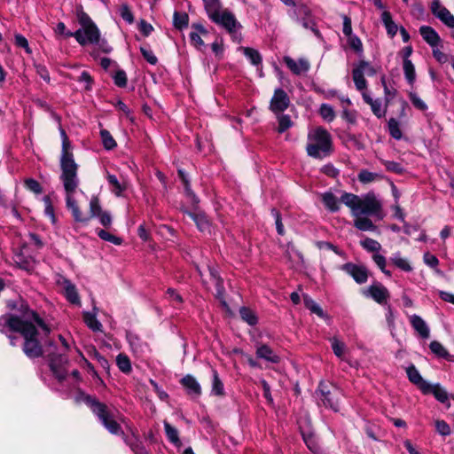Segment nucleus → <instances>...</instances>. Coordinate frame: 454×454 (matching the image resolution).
Here are the masks:
<instances>
[{
  "label": "nucleus",
  "instance_id": "nucleus-52",
  "mask_svg": "<svg viewBox=\"0 0 454 454\" xmlns=\"http://www.w3.org/2000/svg\"><path fill=\"white\" fill-rule=\"evenodd\" d=\"M356 67L363 70V74H364V75L372 76L376 73L374 67L366 61H360Z\"/></svg>",
  "mask_w": 454,
  "mask_h": 454
},
{
  "label": "nucleus",
  "instance_id": "nucleus-7",
  "mask_svg": "<svg viewBox=\"0 0 454 454\" xmlns=\"http://www.w3.org/2000/svg\"><path fill=\"white\" fill-rule=\"evenodd\" d=\"M86 402L110 433L114 434H119L121 433V430L120 425L112 418L110 411L104 403L96 401L90 396L86 398Z\"/></svg>",
  "mask_w": 454,
  "mask_h": 454
},
{
  "label": "nucleus",
  "instance_id": "nucleus-46",
  "mask_svg": "<svg viewBox=\"0 0 454 454\" xmlns=\"http://www.w3.org/2000/svg\"><path fill=\"white\" fill-rule=\"evenodd\" d=\"M377 176H378L375 173L367 170H362L358 174V180L363 184H368L373 182Z\"/></svg>",
  "mask_w": 454,
  "mask_h": 454
},
{
  "label": "nucleus",
  "instance_id": "nucleus-37",
  "mask_svg": "<svg viewBox=\"0 0 454 454\" xmlns=\"http://www.w3.org/2000/svg\"><path fill=\"white\" fill-rule=\"evenodd\" d=\"M116 363L119 369L123 372H129L131 370L130 361L129 357L123 354L117 356Z\"/></svg>",
  "mask_w": 454,
  "mask_h": 454
},
{
  "label": "nucleus",
  "instance_id": "nucleus-10",
  "mask_svg": "<svg viewBox=\"0 0 454 454\" xmlns=\"http://www.w3.org/2000/svg\"><path fill=\"white\" fill-rule=\"evenodd\" d=\"M288 105L287 94L281 89L276 90L270 101V110L275 113L282 112L287 108Z\"/></svg>",
  "mask_w": 454,
  "mask_h": 454
},
{
  "label": "nucleus",
  "instance_id": "nucleus-64",
  "mask_svg": "<svg viewBox=\"0 0 454 454\" xmlns=\"http://www.w3.org/2000/svg\"><path fill=\"white\" fill-rule=\"evenodd\" d=\"M79 82H83L86 83V90H90L92 82V79L88 72L83 71L78 78Z\"/></svg>",
  "mask_w": 454,
  "mask_h": 454
},
{
  "label": "nucleus",
  "instance_id": "nucleus-5",
  "mask_svg": "<svg viewBox=\"0 0 454 454\" xmlns=\"http://www.w3.org/2000/svg\"><path fill=\"white\" fill-rule=\"evenodd\" d=\"M307 153L313 158L321 159L332 151V137L322 127L311 129L308 134Z\"/></svg>",
  "mask_w": 454,
  "mask_h": 454
},
{
  "label": "nucleus",
  "instance_id": "nucleus-49",
  "mask_svg": "<svg viewBox=\"0 0 454 454\" xmlns=\"http://www.w3.org/2000/svg\"><path fill=\"white\" fill-rule=\"evenodd\" d=\"M435 428L437 432L442 435L445 436L450 434V428L444 420H436Z\"/></svg>",
  "mask_w": 454,
  "mask_h": 454
},
{
  "label": "nucleus",
  "instance_id": "nucleus-27",
  "mask_svg": "<svg viewBox=\"0 0 454 454\" xmlns=\"http://www.w3.org/2000/svg\"><path fill=\"white\" fill-rule=\"evenodd\" d=\"M403 68L406 80L412 85L416 80L414 65L410 59H403Z\"/></svg>",
  "mask_w": 454,
  "mask_h": 454
},
{
  "label": "nucleus",
  "instance_id": "nucleus-3",
  "mask_svg": "<svg viewBox=\"0 0 454 454\" xmlns=\"http://www.w3.org/2000/svg\"><path fill=\"white\" fill-rule=\"evenodd\" d=\"M340 202L345 204L354 217V226L363 231H375L377 227L370 217L381 220L384 217L382 204L373 192L362 197L353 193L344 192Z\"/></svg>",
  "mask_w": 454,
  "mask_h": 454
},
{
  "label": "nucleus",
  "instance_id": "nucleus-17",
  "mask_svg": "<svg viewBox=\"0 0 454 454\" xmlns=\"http://www.w3.org/2000/svg\"><path fill=\"white\" fill-rule=\"evenodd\" d=\"M410 323L413 329L423 339L429 338L430 332L427 323L418 315H411L409 317Z\"/></svg>",
  "mask_w": 454,
  "mask_h": 454
},
{
  "label": "nucleus",
  "instance_id": "nucleus-1",
  "mask_svg": "<svg viewBox=\"0 0 454 454\" xmlns=\"http://www.w3.org/2000/svg\"><path fill=\"white\" fill-rule=\"evenodd\" d=\"M60 135L62 138L60 179L63 183L66 192L67 207L72 212V215L76 222L87 223L90 218L96 217L102 213L99 200L97 197L91 198L90 202V216H84L82 214L74 199V193L76 192L79 185V179L77 176L78 166L74 162V156L71 152V144L63 129H60Z\"/></svg>",
  "mask_w": 454,
  "mask_h": 454
},
{
  "label": "nucleus",
  "instance_id": "nucleus-8",
  "mask_svg": "<svg viewBox=\"0 0 454 454\" xmlns=\"http://www.w3.org/2000/svg\"><path fill=\"white\" fill-rule=\"evenodd\" d=\"M317 395L319 401L325 407H329L334 411H339V397L340 396V391L336 387L320 383Z\"/></svg>",
  "mask_w": 454,
  "mask_h": 454
},
{
  "label": "nucleus",
  "instance_id": "nucleus-58",
  "mask_svg": "<svg viewBox=\"0 0 454 454\" xmlns=\"http://www.w3.org/2000/svg\"><path fill=\"white\" fill-rule=\"evenodd\" d=\"M121 18L124 20H126L129 24H131L134 21V18H133L132 12L129 9V7L126 6V5L121 6Z\"/></svg>",
  "mask_w": 454,
  "mask_h": 454
},
{
  "label": "nucleus",
  "instance_id": "nucleus-22",
  "mask_svg": "<svg viewBox=\"0 0 454 454\" xmlns=\"http://www.w3.org/2000/svg\"><path fill=\"white\" fill-rule=\"evenodd\" d=\"M424 394H433L434 397L441 403H445L448 400V394L444 388L440 385H431L429 383V389L422 391Z\"/></svg>",
  "mask_w": 454,
  "mask_h": 454
},
{
  "label": "nucleus",
  "instance_id": "nucleus-41",
  "mask_svg": "<svg viewBox=\"0 0 454 454\" xmlns=\"http://www.w3.org/2000/svg\"><path fill=\"white\" fill-rule=\"evenodd\" d=\"M98 235L103 240L109 241V242H111V243H113L114 245H121V242H122V239L121 238L116 237V236H114V235L109 233L108 231H104V230H100L98 232Z\"/></svg>",
  "mask_w": 454,
  "mask_h": 454
},
{
  "label": "nucleus",
  "instance_id": "nucleus-14",
  "mask_svg": "<svg viewBox=\"0 0 454 454\" xmlns=\"http://www.w3.org/2000/svg\"><path fill=\"white\" fill-rule=\"evenodd\" d=\"M49 356L51 357V368L53 371L56 377L62 380L66 378V372L62 369V365H64L67 359L63 354H53L49 353Z\"/></svg>",
  "mask_w": 454,
  "mask_h": 454
},
{
  "label": "nucleus",
  "instance_id": "nucleus-63",
  "mask_svg": "<svg viewBox=\"0 0 454 454\" xmlns=\"http://www.w3.org/2000/svg\"><path fill=\"white\" fill-rule=\"evenodd\" d=\"M97 217L99 218V221L101 223L102 225H104L105 227H108L111 225V223H112V217L110 215L109 213L107 212H102L99 215H98Z\"/></svg>",
  "mask_w": 454,
  "mask_h": 454
},
{
  "label": "nucleus",
  "instance_id": "nucleus-60",
  "mask_svg": "<svg viewBox=\"0 0 454 454\" xmlns=\"http://www.w3.org/2000/svg\"><path fill=\"white\" fill-rule=\"evenodd\" d=\"M371 108L372 111L375 115L378 117H381L384 114V111L381 108V103L379 100H373V102L371 103Z\"/></svg>",
  "mask_w": 454,
  "mask_h": 454
},
{
  "label": "nucleus",
  "instance_id": "nucleus-42",
  "mask_svg": "<svg viewBox=\"0 0 454 454\" xmlns=\"http://www.w3.org/2000/svg\"><path fill=\"white\" fill-rule=\"evenodd\" d=\"M430 349L433 353L437 355L440 357H446L449 356L446 348L438 341L434 340L430 343Z\"/></svg>",
  "mask_w": 454,
  "mask_h": 454
},
{
  "label": "nucleus",
  "instance_id": "nucleus-11",
  "mask_svg": "<svg viewBox=\"0 0 454 454\" xmlns=\"http://www.w3.org/2000/svg\"><path fill=\"white\" fill-rule=\"evenodd\" d=\"M58 285L61 287L66 298L73 304H80V297L74 284L64 278L58 280Z\"/></svg>",
  "mask_w": 454,
  "mask_h": 454
},
{
  "label": "nucleus",
  "instance_id": "nucleus-23",
  "mask_svg": "<svg viewBox=\"0 0 454 454\" xmlns=\"http://www.w3.org/2000/svg\"><path fill=\"white\" fill-rule=\"evenodd\" d=\"M390 262L395 267L399 268L400 270H402L403 271L410 272L412 270V267L410 264V262H408V260L402 257L399 253L394 254L390 258Z\"/></svg>",
  "mask_w": 454,
  "mask_h": 454
},
{
  "label": "nucleus",
  "instance_id": "nucleus-12",
  "mask_svg": "<svg viewBox=\"0 0 454 454\" xmlns=\"http://www.w3.org/2000/svg\"><path fill=\"white\" fill-rule=\"evenodd\" d=\"M343 269L355 279L356 283L363 284L367 281L368 272L365 267L353 263H347L343 266Z\"/></svg>",
  "mask_w": 454,
  "mask_h": 454
},
{
  "label": "nucleus",
  "instance_id": "nucleus-32",
  "mask_svg": "<svg viewBox=\"0 0 454 454\" xmlns=\"http://www.w3.org/2000/svg\"><path fill=\"white\" fill-rule=\"evenodd\" d=\"M331 346L333 350V353L336 356L340 358H343V356L346 352L347 347L344 342L340 341L338 338L333 337L330 339Z\"/></svg>",
  "mask_w": 454,
  "mask_h": 454
},
{
  "label": "nucleus",
  "instance_id": "nucleus-54",
  "mask_svg": "<svg viewBox=\"0 0 454 454\" xmlns=\"http://www.w3.org/2000/svg\"><path fill=\"white\" fill-rule=\"evenodd\" d=\"M114 83L119 87H125L127 84L126 73L122 70L116 72L114 76Z\"/></svg>",
  "mask_w": 454,
  "mask_h": 454
},
{
  "label": "nucleus",
  "instance_id": "nucleus-13",
  "mask_svg": "<svg viewBox=\"0 0 454 454\" xmlns=\"http://www.w3.org/2000/svg\"><path fill=\"white\" fill-rule=\"evenodd\" d=\"M364 294L371 296L378 303L385 302L389 296L387 289L380 283L372 285Z\"/></svg>",
  "mask_w": 454,
  "mask_h": 454
},
{
  "label": "nucleus",
  "instance_id": "nucleus-25",
  "mask_svg": "<svg viewBox=\"0 0 454 454\" xmlns=\"http://www.w3.org/2000/svg\"><path fill=\"white\" fill-rule=\"evenodd\" d=\"M381 20L385 25V27L391 36H394L397 32V25L392 20L391 14L388 12H383L381 15Z\"/></svg>",
  "mask_w": 454,
  "mask_h": 454
},
{
  "label": "nucleus",
  "instance_id": "nucleus-38",
  "mask_svg": "<svg viewBox=\"0 0 454 454\" xmlns=\"http://www.w3.org/2000/svg\"><path fill=\"white\" fill-rule=\"evenodd\" d=\"M174 25L176 28L182 29L188 25V15L176 12L174 13Z\"/></svg>",
  "mask_w": 454,
  "mask_h": 454
},
{
  "label": "nucleus",
  "instance_id": "nucleus-15",
  "mask_svg": "<svg viewBox=\"0 0 454 454\" xmlns=\"http://www.w3.org/2000/svg\"><path fill=\"white\" fill-rule=\"evenodd\" d=\"M284 62L291 70V72L297 75L308 72L310 67L309 61L304 59H300L299 60L296 61L293 59L291 57L286 56L284 57Z\"/></svg>",
  "mask_w": 454,
  "mask_h": 454
},
{
  "label": "nucleus",
  "instance_id": "nucleus-2",
  "mask_svg": "<svg viewBox=\"0 0 454 454\" xmlns=\"http://www.w3.org/2000/svg\"><path fill=\"white\" fill-rule=\"evenodd\" d=\"M34 322L41 327L46 333H50V328L34 312L27 310L22 317L12 314H6L0 317V332L8 333L9 332H18L24 337L23 351L31 358L39 357L43 355V348L39 343L36 335L37 330Z\"/></svg>",
  "mask_w": 454,
  "mask_h": 454
},
{
  "label": "nucleus",
  "instance_id": "nucleus-51",
  "mask_svg": "<svg viewBox=\"0 0 454 454\" xmlns=\"http://www.w3.org/2000/svg\"><path fill=\"white\" fill-rule=\"evenodd\" d=\"M409 97H410V99H411V103L413 104V106L416 108H418V109H419L421 111H425L427 108V106L425 104V102L421 98H419L417 94L410 93Z\"/></svg>",
  "mask_w": 454,
  "mask_h": 454
},
{
  "label": "nucleus",
  "instance_id": "nucleus-36",
  "mask_svg": "<svg viewBox=\"0 0 454 454\" xmlns=\"http://www.w3.org/2000/svg\"><path fill=\"white\" fill-rule=\"evenodd\" d=\"M212 393L216 395H223V385L215 370H213Z\"/></svg>",
  "mask_w": 454,
  "mask_h": 454
},
{
  "label": "nucleus",
  "instance_id": "nucleus-34",
  "mask_svg": "<svg viewBox=\"0 0 454 454\" xmlns=\"http://www.w3.org/2000/svg\"><path fill=\"white\" fill-rule=\"evenodd\" d=\"M164 428L166 434L171 442L175 444L180 443L178 431L174 427H172L168 422L164 421Z\"/></svg>",
  "mask_w": 454,
  "mask_h": 454
},
{
  "label": "nucleus",
  "instance_id": "nucleus-21",
  "mask_svg": "<svg viewBox=\"0 0 454 454\" xmlns=\"http://www.w3.org/2000/svg\"><path fill=\"white\" fill-rule=\"evenodd\" d=\"M419 33L423 39L431 46H435L440 42V37L434 28L428 26H422Z\"/></svg>",
  "mask_w": 454,
  "mask_h": 454
},
{
  "label": "nucleus",
  "instance_id": "nucleus-33",
  "mask_svg": "<svg viewBox=\"0 0 454 454\" xmlns=\"http://www.w3.org/2000/svg\"><path fill=\"white\" fill-rule=\"evenodd\" d=\"M241 50L253 65L256 66L262 62V57L258 51L248 47L241 48Z\"/></svg>",
  "mask_w": 454,
  "mask_h": 454
},
{
  "label": "nucleus",
  "instance_id": "nucleus-30",
  "mask_svg": "<svg viewBox=\"0 0 454 454\" xmlns=\"http://www.w3.org/2000/svg\"><path fill=\"white\" fill-rule=\"evenodd\" d=\"M361 247L368 252L378 253L381 250V245L375 239L365 238L360 241Z\"/></svg>",
  "mask_w": 454,
  "mask_h": 454
},
{
  "label": "nucleus",
  "instance_id": "nucleus-59",
  "mask_svg": "<svg viewBox=\"0 0 454 454\" xmlns=\"http://www.w3.org/2000/svg\"><path fill=\"white\" fill-rule=\"evenodd\" d=\"M372 260L380 270H384V268H386L387 261L383 255L378 253L373 254Z\"/></svg>",
  "mask_w": 454,
  "mask_h": 454
},
{
  "label": "nucleus",
  "instance_id": "nucleus-61",
  "mask_svg": "<svg viewBox=\"0 0 454 454\" xmlns=\"http://www.w3.org/2000/svg\"><path fill=\"white\" fill-rule=\"evenodd\" d=\"M343 34L347 36L352 35L351 20L348 16H343Z\"/></svg>",
  "mask_w": 454,
  "mask_h": 454
},
{
  "label": "nucleus",
  "instance_id": "nucleus-16",
  "mask_svg": "<svg viewBox=\"0 0 454 454\" xmlns=\"http://www.w3.org/2000/svg\"><path fill=\"white\" fill-rule=\"evenodd\" d=\"M406 372L410 381L415 384L421 391H427L429 389V383L423 380L414 365L407 367Z\"/></svg>",
  "mask_w": 454,
  "mask_h": 454
},
{
  "label": "nucleus",
  "instance_id": "nucleus-26",
  "mask_svg": "<svg viewBox=\"0 0 454 454\" xmlns=\"http://www.w3.org/2000/svg\"><path fill=\"white\" fill-rule=\"evenodd\" d=\"M303 301L306 308L309 309L311 313H314L322 318H325L326 317L322 308L310 297H309L308 295H304Z\"/></svg>",
  "mask_w": 454,
  "mask_h": 454
},
{
  "label": "nucleus",
  "instance_id": "nucleus-9",
  "mask_svg": "<svg viewBox=\"0 0 454 454\" xmlns=\"http://www.w3.org/2000/svg\"><path fill=\"white\" fill-rule=\"evenodd\" d=\"M432 13L438 18L444 25L453 28L454 16L450 12L442 5L440 0H433L430 6Z\"/></svg>",
  "mask_w": 454,
  "mask_h": 454
},
{
  "label": "nucleus",
  "instance_id": "nucleus-19",
  "mask_svg": "<svg viewBox=\"0 0 454 454\" xmlns=\"http://www.w3.org/2000/svg\"><path fill=\"white\" fill-rule=\"evenodd\" d=\"M181 383L186 388L189 395L199 396L201 394L200 385L193 376L186 375L181 380Z\"/></svg>",
  "mask_w": 454,
  "mask_h": 454
},
{
  "label": "nucleus",
  "instance_id": "nucleus-31",
  "mask_svg": "<svg viewBox=\"0 0 454 454\" xmlns=\"http://www.w3.org/2000/svg\"><path fill=\"white\" fill-rule=\"evenodd\" d=\"M353 80L355 85L358 90H363L366 88V81L364 79V74H363V70L359 69L356 67L353 69Z\"/></svg>",
  "mask_w": 454,
  "mask_h": 454
},
{
  "label": "nucleus",
  "instance_id": "nucleus-53",
  "mask_svg": "<svg viewBox=\"0 0 454 454\" xmlns=\"http://www.w3.org/2000/svg\"><path fill=\"white\" fill-rule=\"evenodd\" d=\"M14 39H15V44L17 46L25 49L26 52H27V53L31 52V50L28 46V42L23 35L17 34V35H15Z\"/></svg>",
  "mask_w": 454,
  "mask_h": 454
},
{
  "label": "nucleus",
  "instance_id": "nucleus-4",
  "mask_svg": "<svg viewBox=\"0 0 454 454\" xmlns=\"http://www.w3.org/2000/svg\"><path fill=\"white\" fill-rule=\"evenodd\" d=\"M203 2L207 13L212 21L224 27L235 40L239 41L238 29L240 25L234 15L228 10L223 9L219 0H203Z\"/></svg>",
  "mask_w": 454,
  "mask_h": 454
},
{
  "label": "nucleus",
  "instance_id": "nucleus-18",
  "mask_svg": "<svg viewBox=\"0 0 454 454\" xmlns=\"http://www.w3.org/2000/svg\"><path fill=\"white\" fill-rule=\"evenodd\" d=\"M194 221L198 229L202 232H210V223L206 215L201 212H186Z\"/></svg>",
  "mask_w": 454,
  "mask_h": 454
},
{
  "label": "nucleus",
  "instance_id": "nucleus-43",
  "mask_svg": "<svg viewBox=\"0 0 454 454\" xmlns=\"http://www.w3.org/2000/svg\"><path fill=\"white\" fill-rule=\"evenodd\" d=\"M278 131L279 133L285 132L286 129H288L292 125L293 122L288 115H279L278 118Z\"/></svg>",
  "mask_w": 454,
  "mask_h": 454
},
{
  "label": "nucleus",
  "instance_id": "nucleus-40",
  "mask_svg": "<svg viewBox=\"0 0 454 454\" xmlns=\"http://www.w3.org/2000/svg\"><path fill=\"white\" fill-rule=\"evenodd\" d=\"M320 114L327 121H332L335 118V113L333 107L327 104H323L320 106Z\"/></svg>",
  "mask_w": 454,
  "mask_h": 454
},
{
  "label": "nucleus",
  "instance_id": "nucleus-55",
  "mask_svg": "<svg viewBox=\"0 0 454 454\" xmlns=\"http://www.w3.org/2000/svg\"><path fill=\"white\" fill-rule=\"evenodd\" d=\"M25 185L28 190H30L31 192H33L35 193L39 194L42 192V187H41L40 184L34 179H27L25 181Z\"/></svg>",
  "mask_w": 454,
  "mask_h": 454
},
{
  "label": "nucleus",
  "instance_id": "nucleus-45",
  "mask_svg": "<svg viewBox=\"0 0 454 454\" xmlns=\"http://www.w3.org/2000/svg\"><path fill=\"white\" fill-rule=\"evenodd\" d=\"M107 180L113 187V192L116 195H120L121 193V192L123 191V187L121 184V183L118 181L117 177L114 175L108 174Z\"/></svg>",
  "mask_w": 454,
  "mask_h": 454
},
{
  "label": "nucleus",
  "instance_id": "nucleus-48",
  "mask_svg": "<svg viewBox=\"0 0 454 454\" xmlns=\"http://www.w3.org/2000/svg\"><path fill=\"white\" fill-rule=\"evenodd\" d=\"M348 44L349 46L356 52H360L362 51L363 50V44H362V42L361 40L356 36V35H351L350 36H348Z\"/></svg>",
  "mask_w": 454,
  "mask_h": 454
},
{
  "label": "nucleus",
  "instance_id": "nucleus-39",
  "mask_svg": "<svg viewBox=\"0 0 454 454\" xmlns=\"http://www.w3.org/2000/svg\"><path fill=\"white\" fill-rule=\"evenodd\" d=\"M388 129H389L390 135L394 138L400 139L402 137V131L399 128V123L395 119L391 118L388 121Z\"/></svg>",
  "mask_w": 454,
  "mask_h": 454
},
{
  "label": "nucleus",
  "instance_id": "nucleus-24",
  "mask_svg": "<svg viewBox=\"0 0 454 454\" xmlns=\"http://www.w3.org/2000/svg\"><path fill=\"white\" fill-rule=\"evenodd\" d=\"M83 320L87 326L90 328L94 332H101L102 331V325L101 323L97 319L96 316L90 312H84L83 313Z\"/></svg>",
  "mask_w": 454,
  "mask_h": 454
},
{
  "label": "nucleus",
  "instance_id": "nucleus-57",
  "mask_svg": "<svg viewBox=\"0 0 454 454\" xmlns=\"http://www.w3.org/2000/svg\"><path fill=\"white\" fill-rule=\"evenodd\" d=\"M424 262L427 264L429 267L435 268L439 264V260L434 254L429 253H426L424 254Z\"/></svg>",
  "mask_w": 454,
  "mask_h": 454
},
{
  "label": "nucleus",
  "instance_id": "nucleus-47",
  "mask_svg": "<svg viewBox=\"0 0 454 454\" xmlns=\"http://www.w3.org/2000/svg\"><path fill=\"white\" fill-rule=\"evenodd\" d=\"M129 341L135 352L140 353V352L144 351V345L142 343H140V340L137 336L129 335ZM145 347H146L145 344Z\"/></svg>",
  "mask_w": 454,
  "mask_h": 454
},
{
  "label": "nucleus",
  "instance_id": "nucleus-62",
  "mask_svg": "<svg viewBox=\"0 0 454 454\" xmlns=\"http://www.w3.org/2000/svg\"><path fill=\"white\" fill-rule=\"evenodd\" d=\"M139 29L144 34V35L147 36L153 30V27L151 24L147 23L145 20H141L139 22Z\"/></svg>",
  "mask_w": 454,
  "mask_h": 454
},
{
  "label": "nucleus",
  "instance_id": "nucleus-29",
  "mask_svg": "<svg viewBox=\"0 0 454 454\" xmlns=\"http://www.w3.org/2000/svg\"><path fill=\"white\" fill-rule=\"evenodd\" d=\"M239 314L243 321L247 322L249 325H255L258 318L255 313L249 308L242 307L239 309Z\"/></svg>",
  "mask_w": 454,
  "mask_h": 454
},
{
  "label": "nucleus",
  "instance_id": "nucleus-56",
  "mask_svg": "<svg viewBox=\"0 0 454 454\" xmlns=\"http://www.w3.org/2000/svg\"><path fill=\"white\" fill-rule=\"evenodd\" d=\"M190 39H191L192 45L194 47H196L197 49L201 50L202 47H204V42L201 39V36L198 33L192 32L190 34Z\"/></svg>",
  "mask_w": 454,
  "mask_h": 454
},
{
  "label": "nucleus",
  "instance_id": "nucleus-28",
  "mask_svg": "<svg viewBox=\"0 0 454 454\" xmlns=\"http://www.w3.org/2000/svg\"><path fill=\"white\" fill-rule=\"evenodd\" d=\"M323 202L325 203V207L334 212L339 210L340 205L338 199L331 192H326L322 195Z\"/></svg>",
  "mask_w": 454,
  "mask_h": 454
},
{
  "label": "nucleus",
  "instance_id": "nucleus-44",
  "mask_svg": "<svg viewBox=\"0 0 454 454\" xmlns=\"http://www.w3.org/2000/svg\"><path fill=\"white\" fill-rule=\"evenodd\" d=\"M100 135H101V138H102L104 146L106 149L110 150L116 146V143H115L114 139L113 138V137L107 130H106V129L101 130Z\"/></svg>",
  "mask_w": 454,
  "mask_h": 454
},
{
  "label": "nucleus",
  "instance_id": "nucleus-6",
  "mask_svg": "<svg viewBox=\"0 0 454 454\" xmlns=\"http://www.w3.org/2000/svg\"><path fill=\"white\" fill-rule=\"evenodd\" d=\"M78 21L80 28L74 33L67 32V37H74L75 40L82 46L99 43V29L90 16L83 12H80L78 13Z\"/></svg>",
  "mask_w": 454,
  "mask_h": 454
},
{
  "label": "nucleus",
  "instance_id": "nucleus-50",
  "mask_svg": "<svg viewBox=\"0 0 454 454\" xmlns=\"http://www.w3.org/2000/svg\"><path fill=\"white\" fill-rule=\"evenodd\" d=\"M141 53L143 57L151 64L155 65L158 61L156 56L153 54V51L150 49H147L145 47L140 48Z\"/></svg>",
  "mask_w": 454,
  "mask_h": 454
},
{
  "label": "nucleus",
  "instance_id": "nucleus-35",
  "mask_svg": "<svg viewBox=\"0 0 454 454\" xmlns=\"http://www.w3.org/2000/svg\"><path fill=\"white\" fill-rule=\"evenodd\" d=\"M178 175H179L182 182L184 184V190H185L186 195L191 199L192 203L197 204L199 202V200H197L196 196L191 190L189 181H188L184 172L183 170H178Z\"/></svg>",
  "mask_w": 454,
  "mask_h": 454
},
{
  "label": "nucleus",
  "instance_id": "nucleus-20",
  "mask_svg": "<svg viewBox=\"0 0 454 454\" xmlns=\"http://www.w3.org/2000/svg\"><path fill=\"white\" fill-rule=\"evenodd\" d=\"M256 355L259 358L268 362L277 364L279 362V356L267 345H259L256 348Z\"/></svg>",
  "mask_w": 454,
  "mask_h": 454
}]
</instances>
